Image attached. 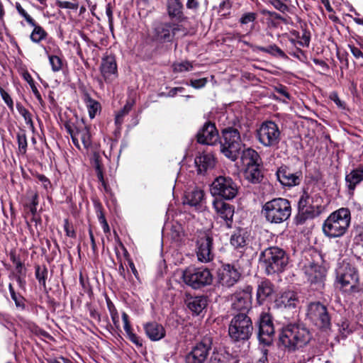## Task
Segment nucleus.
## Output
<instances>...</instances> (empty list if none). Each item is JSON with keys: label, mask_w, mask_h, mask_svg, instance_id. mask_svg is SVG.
Here are the masks:
<instances>
[{"label": "nucleus", "mask_w": 363, "mask_h": 363, "mask_svg": "<svg viewBox=\"0 0 363 363\" xmlns=\"http://www.w3.org/2000/svg\"><path fill=\"white\" fill-rule=\"evenodd\" d=\"M35 274L39 284L42 285L45 289L46 288V280L48 278V269L45 265H36L35 267Z\"/></svg>", "instance_id": "39"}, {"label": "nucleus", "mask_w": 363, "mask_h": 363, "mask_svg": "<svg viewBox=\"0 0 363 363\" xmlns=\"http://www.w3.org/2000/svg\"><path fill=\"white\" fill-rule=\"evenodd\" d=\"M122 319L124 323V330L126 333V335L128 339L135 344L137 347L143 346V340L138 336L136 334L133 333L132 331L131 325L130 324L128 320V315L126 313L123 312L122 313Z\"/></svg>", "instance_id": "34"}, {"label": "nucleus", "mask_w": 363, "mask_h": 363, "mask_svg": "<svg viewBox=\"0 0 363 363\" xmlns=\"http://www.w3.org/2000/svg\"><path fill=\"white\" fill-rule=\"evenodd\" d=\"M56 5L60 9H68L72 10H77L79 7V4L77 2H71L67 1H56Z\"/></svg>", "instance_id": "48"}, {"label": "nucleus", "mask_w": 363, "mask_h": 363, "mask_svg": "<svg viewBox=\"0 0 363 363\" xmlns=\"http://www.w3.org/2000/svg\"><path fill=\"white\" fill-rule=\"evenodd\" d=\"M267 274L279 273L288 264L286 252L278 247H270L262 252L259 257Z\"/></svg>", "instance_id": "5"}, {"label": "nucleus", "mask_w": 363, "mask_h": 363, "mask_svg": "<svg viewBox=\"0 0 363 363\" xmlns=\"http://www.w3.org/2000/svg\"><path fill=\"white\" fill-rule=\"evenodd\" d=\"M200 4L198 0H187L186 6L188 9L197 11Z\"/></svg>", "instance_id": "59"}, {"label": "nucleus", "mask_w": 363, "mask_h": 363, "mask_svg": "<svg viewBox=\"0 0 363 363\" xmlns=\"http://www.w3.org/2000/svg\"><path fill=\"white\" fill-rule=\"evenodd\" d=\"M182 279L184 283L194 289H201L213 283L211 271L204 267H188L184 270Z\"/></svg>", "instance_id": "9"}, {"label": "nucleus", "mask_w": 363, "mask_h": 363, "mask_svg": "<svg viewBox=\"0 0 363 363\" xmlns=\"http://www.w3.org/2000/svg\"><path fill=\"white\" fill-rule=\"evenodd\" d=\"M65 127L67 133L71 135L74 145L77 148H80L79 140L86 149H88L91 145L89 129L84 123L74 126L70 123H66Z\"/></svg>", "instance_id": "13"}, {"label": "nucleus", "mask_w": 363, "mask_h": 363, "mask_svg": "<svg viewBox=\"0 0 363 363\" xmlns=\"http://www.w3.org/2000/svg\"><path fill=\"white\" fill-rule=\"evenodd\" d=\"M147 336L152 341H157L165 336L164 327L156 322H150L144 325Z\"/></svg>", "instance_id": "29"}, {"label": "nucleus", "mask_w": 363, "mask_h": 363, "mask_svg": "<svg viewBox=\"0 0 363 363\" xmlns=\"http://www.w3.org/2000/svg\"><path fill=\"white\" fill-rule=\"evenodd\" d=\"M329 98L333 101L338 107L344 108V103L340 99L337 92H332Z\"/></svg>", "instance_id": "56"}, {"label": "nucleus", "mask_w": 363, "mask_h": 363, "mask_svg": "<svg viewBox=\"0 0 363 363\" xmlns=\"http://www.w3.org/2000/svg\"><path fill=\"white\" fill-rule=\"evenodd\" d=\"M179 26L172 23H159L153 30V39L157 43H164L172 42L175 33L179 30Z\"/></svg>", "instance_id": "17"}, {"label": "nucleus", "mask_w": 363, "mask_h": 363, "mask_svg": "<svg viewBox=\"0 0 363 363\" xmlns=\"http://www.w3.org/2000/svg\"><path fill=\"white\" fill-rule=\"evenodd\" d=\"M259 51H262L263 52H266L268 54H270L274 56H279L283 59H286L287 56L284 53V52L281 50L278 46L276 45H271L269 47H258L257 48Z\"/></svg>", "instance_id": "40"}, {"label": "nucleus", "mask_w": 363, "mask_h": 363, "mask_svg": "<svg viewBox=\"0 0 363 363\" xmlns=\"http://www.w3.org/2000/svg\"><path fill=\"white\" fill-rule=\"evenodd\" d=\"M362 181H363V165L359 166L346 174L345 182L350 194H353L356 186Z\"/></svg>", "instance_id": "28"}, {"label": "nucleus", "mask_w": 363, "mask_h": 363, "mask_svg": "<svg viewBox=\"0 0 363 363\" xmlns=\"http://www.w3.org/2000/svg\"><path fill=\"white\" fill-rule=\"evenodd\" d=\"M240 159L245 168L252 165H260L261 163V158L258 152L250 147L242 152Z\"/></svg>", "instance_id": "31"}, {"label": "nucleus", "mask_w": 363, "mask_h": 363, "mask_svg": "<svg viewBox=\"0 0 363 363\" xmlns=\"http://www.w3.org/2000/svg\"><path fill=\"white\" fill-rule=\"evenodd\" d=\"M312 334L303 323H289L282 328L279 340L289 351H295L309 343Z\"/></svg>", "instance_id": "1"}, {"label": "nucleus", "mask_w": 363, "mask_h": 363, "mask_svg": "<svg viewBox=\"0 0 363 363\" xmlns=\"http://www.w3.org/2000/svg\"><path fill=\"white\" fill-rule=\"evenodd\" d=\"M135 104L134 99H128L123 108L120 110L116 115L115 123L116 125H120L123 123V117L126 116L132 109Z\"/></svg>", "instance_id": "38"}, {"label": "nucleus", "mask_w": 363, "mask_h": 363, "mask_svg": "<svg viewBox=\"0 0 363 363\" xmlns=\"http://www.w3.org/2000/svg\"><path fill=\"white\" fill-rule=\"evenodd\" d=\"M208 304V298L205 296H199L191 297L187 301V306L193 313L199 315L203 309L206 308Z\"/></svg>", "instance_id": "32"}, {"label": "nucleus", "mask_w": 363, "mask_h": 363, "mask_svg": "<svg viewBox=\"0 0 363 363\" xmlns=\"http://www.w3.org/2000/svg\"><path fill=\"white\" fill-rule=\"evenodd\" d=\"M230 245L237 250H243L247 244V237L244 230L235 232L230 238Z\"/></svg>", "instance_id": "35"}, {"label": "nucleus", "mask_w": 363, "mask_h": 363, "mask_svg": "<svg viewBox=\"0 0 363 363\" xmlns=\"http://www.w3.org/2000/svg\"><path fill=\"white\" fill-rule=\"evenodd\" d=\"M12 260L13 262L16 264V269L18 272L17 275H22L23 274V267L22 262L20 260L16 259L15 257L12 258Z\"/></svg>", "instance_id": "62"}, {"label": "nucleus", "mask_w": 363, "mask_h": 363, "mask_svg": "<svg viewBox=\"0 0 363 363\" xmlns=\"http://www.w3.org/2000/svg\"><path fill=\"white\" fill-rule=\"evenodd\" d=\"M262 213L268 222L272 223H283L291 216L290 202L283 198L274 199L265 203L262 208Z\"/></svg>", "instance_id": "4"}, {"label": "nucleus", "mask_w": 363, "mask_h": 363, "mask_svg": "<svg viewBox=\"0 0 363 363\" xmlns=\"http://www.w3.org/2000/svg\"><path fill=\"white\" fill-rule=\"evenodd\" d=\"M254 328L251 318L246 313H238L229 325V335L234 341L247 340L252 335Z\"/></svg>", "instance_id": "8"}, {"label": "nucleus", "mask_w": 363, "mask_h": 363, "mask_svg": "<svg viewBox=\"0 0 363 363\" xmlns=\"http://www.w3.org/2000/svg\"><path fill=\"white\" fill-rule=\"evenodd\" d=\"M256 138L264 147H277L281 140L278 125L272 121L263 122L256 131Z\"/></svg>", "instance_id": "11"}, {"label": "nucleus", "mask_w": 363, "mask_h": 363, "mask_svg": "<svg viewBox=\"0 0 363 363\" xmlns=\"http://www.w3.org/2000/svg\"><path fill=\"white\" fill-rule=\"evenodd\" d=\"M297 43L301 46L308 47L310 43V35L306 31L303 33L301 37V40L298 41Z\"/></svg>", "instance_id": "57"}, {"label": "nucleus", "mask_w": 363, "mask_h": 363, "mask_svg": "<svg viewBox=\"0 0 363 363\" xmlns=\"http://www.w3.org/2000/svg\"><path fill=\"white\" fill-rule=\"evenodd\" d=\"M279 182L285 186H294L298 185L302 179L301 172H293L289 167L282 165L277 171Z\"/></svg>", "instance_id": "21"}, {"label": "nucleus", "mask_w": 363, "mask_h": 363, "mask_svg": "<svg viewBox=\"0 0 363 363\" xmlns=\"http://www.w3.org/2000/svg\"><path fill=\"white\" fill-rule=\"evenodd\" d=\"M298 303V295L293 291L284 292L280 297L276 300V305L279 308H295Z\"/></svg>", "instance_id": "27"}, {"label": "nucleus", "mask_w": 363, "mask_h": 363, "mask_svg": "<svg viewBox=\"0 0 363 363\" xmlns=\"http://www.w3.org/2000/svg\"><path fill=\"white\" fill-rule=\"evenodd\" d=\"M111 317L112 321L115 325V327L118 329L120 328V320H119V315L118 311H113V313H111Z\"/></svg>", "instance_id": "64"}, {"label": "nucleus", "mask_w": 363, "mask_h": 363, "mask_svg": "<svg viewBox=\"0 0 363 363\" xmlns=\"http://www.w3.org/2000/svg\"><path fill=\"white\" fill-rule=\"evenodd\" d=\"M212 347V339L205 337L186 356V363H203Z\"/></svg>", "instance_id": "16"}, {"label": "nucleus", "mask_w": 363, "mask_h": 363, "mask_svg": "<svg viewBox=\"0 0 363 363\" xmlns=\"http://www.w3.org/2000/svg\"><path fill=\"white\" fill-rule=\"evenodd\" d=\"M183 4L181 0H167V11L172 19L182 21L184 19Z\"/></svg>", "instance_id": "30"}, {"label": "nucleus", "mask_w": 363, "mask_h": 363, "mask_svg": "<svg viewBox=\"0 0 363 363\" xmlns=\"http://www.w3.org/2000/svg\"><path fill=\"white\" fill-rule=\"evenodd\" d=\"M222 135L221 152L232 161H235L242 146L240 131L237 128L228 127L223 129Z\"/></svg>", "instance_id": "6"}, {"label": "nucleus", "mask_w": 363, "mask_h": 363, "mask_svg": "<svg viewBox=\"0 0 363 363\" xmlns=\"http://www.w3.org/2000/svg\"><path fill=\"white\" fill-rule=\"evenodd\" d=\"M213 206L218 216L223 219L228 228H231L234 216V206L221 199H216L213 201Z\"/></svg>", "instance_id": "22"}, {"label": "nucleus", "mask_w": 363, "mask_h": 363, "mask_svg": "<svg viewBox=\"0 0 363 363\" xmlns=\"http://www.w3.org/2000/svg\"><path fill=\"white\" fill-rule=\"evenodd\" d=\"M339 331L342 337H346L349 334L352 333V330L350 328V323L347 320H342L341 323L338 324Z\"/></svg>", "instance_id": "47"}, {"label": "nucleus", "mask_w": 363, "mask_h": 363, "mask_svg": "<svg viewBox=\"0 0 363 363\" xmlns=\"http://www.w3.org/2000/svg\"><path fill=\"white\" fill-rule=\"evenodd\" d=\"M274 292V284L268 279L263 280L257 286V301L261 305L268 298L271 297Z\"/></svg>", "instance_id": "26"}, {"label": "nucleus", "mask_w": 363, "mask_h": 363, "mask_svg": "<svg viewBox=\"0 0 363 363\" xmlns=\"http://www.w3.org/2000/svg\"><path fill=\"white\" fill-rule=\"evenodd\" d=\"M30 201L26 206H37L38 204V194L36 192L30 191Z\"/></svg>", "instance_id": "61"}, {"label": "nucleus", "mask_w": 363, "mask_h": 363, "mask_svg": "<svg viewBox=\"0 0 363 363\" xmlns=\"http://www.w3.org/2000/svg\"><path fill=\"white\" fill-rule=\"evenodd\" d=\"M289 54L301 61H303V57L306 58L303 51L300 48H296L295 52H289Z\"/></svg>", "instance_id": "63"}, {"label": "nucleus", "mask_w": 363, "mask_h": 363, "mask_svg": "<svg viewBox=\"0 0 363 363\" xmlns=\"http://www.w3.org/2000/svg\"><path fill=\"white\" fill-rule=\"evenodd\" d=\"M0 95L6 105L12 109L13 107V102L10 95L0 86Z\"/></svg>", "instance_id": "52"}, {"label": "nucleus", "mask_w": 363, "mask_h": 363, "mask_svg": "<svg viewBox=\"0 0 363 363\" xmlns=\"http://www.w3.org/2000/svg\"><path fill=\"white\" fill-rule=\"evenodd\" d=\"M351 216L348 208H341L332 213L323 225L324 234L329 238L343 235L350 223Z\"/></svg>", "instance_id": "3"}, {"label": "nucleus", "mask_w": 363, "mask_h": 363, "mask_svg": "<svg viewBox=\"0 0 363 363\" xmlns=\"http://www.w3.org/2000/svg\"><path fill=\"white\" fill-rule=\"evenodd\" d=\"M350 49L354 57H356L357 59L363 60V52L361 51L360 49L352 45H350Z\"/></svg>", "instance_id": "60"}, {"label": "nucleus", "mask_w": 363, "mask_h": 363, "mask_svg": "<svg viewBox=\"0 0 363 363\" xmlns=\"http://www.w3.org/2000/svg\"><path fill=\"white\" fill-rule=\"evenodd\" d=\"M23 77L29 84L33 94L35 95L38 101L42 105L44 103V101L43 100V98H42L39 91L38 90L36 86L35 85L34 81H33L31 75L30 74V73L28 72H25L23 74Z\"/></svg>", "instance_id": "41"}, {"label": "nucleus", "mask_w": 363, "mask_h": 363, "mask_svg": "<svg viewBox=\"0 0 363 363\" xmlns=\"http://www.w3.org/2000/svg\"><path fill=\"white\" fill-rule=\"evenodd\" d=\"M303 269L309 281L320 285L323 284L325 277V270L314 258H312V260L307 259L303 264Z\"/></svg>", "instance_id": "19"}, {"label": "nucleus", "mask_w": 363, "mask_h": 363, "mask_svg": "<svg viewBox=\"0 0 363 363\" xmlns=\"http://www.w3.org/2000/svg\"><path fill=\"white\" fill-rule=\"evenodd\" d=\"M36 177L45 189H48L51 186L50 180L45 175L38 174L36 175Z\"/></svg>", "instance_id": "58"}, {"label": "nucleus", "mask_w": 363, "mask_h": 363, "mask_svg": "<svg viewBox=\"0 0 363 363\" xmlns=\"http://www.w3.org/2000/svg\"><path fill=\"white\" fill-rule=\"evenodd\" d=\"M197 142L201 144L213 145L218 138V133L214 123L206 122L196 135Z\"/></svg>", "instance_id": "24"}, {"label": "nucleus", "mask_w": 363, "mask_h": 363, "mask_svg": "<svg viewBox=\"0 0 363 363\" xmlns=\"http://www.w3.org/2000/svg\"><path fill=\"white\" fill-rule=\"evenodd\" d=\"M15 7L19 13L28 24H33V21H35L27 12L22 7L20 3L16 2L15 4Z\"/></svg>", "instance_id": "46"}, {"label": "nucleus", "mask_w": 363, "mask_h": 363, "mask_svg": "<svg viewBox=\"0 0 363 363\" xmlns=\"http://www.w3.org/2000/svg\"><path fill=\"white\" fill-rule=\"evenodd\" d=\"M245 178L252 184L261 182L263 175L260 169V165H252L245 168Z\"/></svg>", "instance_id": "33"}, {"label": "nucleus", "mask_w": 363, "mask_h": 363, "mask_svg": "<svg viewBox=\"0 0 363 363\" xmlns=\"http://www.w3.org/2000/svg\"><path fill=\"white\" fill-rule=\"evenodd\" d=\"M17 141L19 152L22 154H25L27 149V138L26 133L23 131L17 134Z\"/></svg>", "instance_id": "45"}, {"label": "nucleus", "mask_w": 363, "mask_h": 363, "mask_svg": "<svg viewBox=\"0 0 363 363\" xmlns=\"http://www.w3.org/2000/svg\"><path fill=\"white\" fill-rule=\"evenodd\" d=\"M30 26L33 28L30 35V39L34 43H40L43 40L46 39L48 36V33L45 30V29L37 24L35 21H33V24H29Z\"/></svg>", "instance_id": "37"}, {"label": "nucleus", "mask_w": 363, "mask_h": 363, "mask_svg": "<svg viewBox=\"0 0 363 363\" xmlns=\"http://www.w3.org/2000/svg\"><path fill=\"white\" fill-rule=\"evenodd\" d=\"M203 196L202 190L194 189L186 193L184 203L191 206H196L201 203Z\"/></svg>", "instance_id": "36"}, {"label": "nucleus", "mask_w": 363, "mask_h": 363, "mask_svg": "<svg viewBox=\"0 0 363 363\" xmlns=\"http://www.w3.org/2000/svg\"><path fill=\"white\" fill-rule=\"evenodd\" d=\"M64 229L68 237L74 238L76 236L73 226L69 224L67 219L65 220Z\"/></svg>", "instance_id": "54"}, {"label": "nucleus", "mask_w": 363, "mask_h": 363, "mask_svg": "<svg viewBox=\"0 0 363 363\" xmlns=\"http://www.w3.org/2000/svg\"><path fill=\"white\" fill-rule=\"evenodd\" d=\"M49 62L54 72H59L62 68V60L57 55H50Z\"/></svg>", "instance_id": "44"}, {"label": "nucleus", "mask_w": 363, "mask_h": 363, "mask_svg": "<svg viewBox=\"0 0 363 363\" xmlns=\"http://www.w3.org/2000/svg\"><path fill=\"white\" fill-rule=\"evenodd\" d=\"M195 164L199 174H203L212 169L216 164L214 155L210 152H203L195 158Z\"/></svg>", "instance_id": "25"}, {"label": "nucleus", "mask_w": 363, "mask_h": 363, "mask_svg": "<svg viewBox=\"0 0 363 363\" xmlns=\"http://www.w3.org/2000/svg\"><path fill=\"white\" fill-rule=\"evenodd\" d=\"M336 280L341 288H345L350 294L359 293L362 291L359 284L358 271L354 266L349 263L342 264L337 269Z\"/></svg>", "instance_id": "7"}, {"label": "nucleus", "mask_w": 363, "mask_h": 363, "mask_svg": "<svg viewBox=\"0 0 363 363\" xmlns=\"http://www.w3.org/2000/svg\"><path fill=\"white\" fill-rule=\"evenodd\" d=\"M308 319L318 329L328 330L331 328V315L326 305L320 301L311 302L307 306Z\"/></svg>", "instance_id": "10"}, {"label": "nucleus", "mask_w": 363, "mask_h": 363, "mask_svg": "<svg viewBox=\"0 0 363 363\" xmlns=\"http://www.w3.org/2000/svg\"><path fill=\"white\" fill-rule=\"evenodd\" d=\"M193 66L189 62H184L174 65V71L176 72H182L183 71H189Z\"/></svg>", "instance_id": "49"}, {"label": "nucleus", "mask_w": 363, "mask_h": 363, "mask_svg": "<svg viewBox=\"0 0 363 363\" xmlns=\"http://www.w3.org/2000/svg\"><path fill=\"white\" fill-rule=\"evenodd\" d=\"M323 199L319 194L304 191L298 203V213L295 218L297 225L318 216L323 210Z\"/></svg>", "instance_id": "2"}, {"label": "nucleus", "mask_w": 363, "mask_h": 363, "mask_svg": "<svg viewBox=\"0 0 363 363\" xmlns=\"http://www.w3.org/2000/svg\"><path fill=\"white\" fill-rule=\"evenodd\" d=\"M11 298L15 302V305L17 308L21 310H24L26 308L25 305V298L20 294H15L14 296L11 295Z\"/></svg>", "instance_id": "50"}, {"label": "nucleus", "mask_w": 363, "mask_h": 363, "mask_svg": "<svg viewBox=\"0 0 363 363\" xmlns=\"http://www.w3.org/2000/svg\"><path fill=\"white\" fill-rule=\"evenodd\" d=\"M240 273L234 265L230 264H223L218 271V282L223 286L231 287L240 279Z\"/></svg>", "instance_id": "20"}, {"label": "nucleus", "mask_w": 363, "mask_h": 363, "mask_svg": "<svg viewBox=\"0 0 363 363\" xmlns=\"http://www.w3.org/2000/svg\"><path fill=\"white\" fill-rule=\"evenodd\" d=\"M274 328L272 316L266 312L261 313L259 318L258 339L261 343L269 346L273 342Z\"/></svg>", "instance_id": "14"}, {"label": "nucleus", "mask_w": 363, "mask_h": 363, "mask_svg": "<svg viewBox=\"0 0 363 363\" xmlns=\"http://www.w3.org/2000/svg\"><path fill=\"white\" fill-rule=\"evenodd\" d=\"M238 187L229 177L219 176L214 179L211 186V193L226 200H231L236 196Z\"/></svg>", "instance_id": "12"}, {"label": "nucleus", "mask_w": 363, "mask_h": 363, "mask_svg": "<svg viewBox=\"0 0 363 363\" xmlns=\"http://www.w3.org/2000/svg\"><path fill=\"white\" fill-rule=\"evenodd\" d=\"M272 4L275 9L281 12H285L288 10L286 4H284L281 0H273Z\"/></svg>", "instance_id": "55"}, {"label": "nucleus", "mask_w": 363, "mask_h": 363, "mask_svg": "<svg viewBox=\"0 0 363 363\" xmlns=\"http://www.w3.org/2000/svg\"><path fill=\"white\" fill-rule=\"evenodd\" d=\"M101 73L107 83H111L118 77L116 59L112 55L102 58L100 66Z\"/></svg>", "instance_id": "23"}, {"label": "nucleus", "mask_w": 363, "mask_h": 363, "mask_svg": "<svg viewBox=\"0 0 363 363\" xmlns=\"http://www.w3.org/2000/svg\"><path fill=\"white\" fill-rule=\"evenodd\" d=\"M252 287L245 286L242 290L236 291L232 296V309L239 313H247L252 307Z\"/></svg>", "instance_id": "15"}, {"label": "nucleus", "mask_w": 363, "mask_h": 363, "mask_svg": "<svg viewBox=\"0 0 363 363\" xmlns=\"http://www.w3.org/2000/svg\"><path fill=\"white\" fill-rule=\"evenodd\" d=\"M17 109L19 113L23 117L26 123L29 125L31 128H34L30 113L20 104H17Z\"/></svg>", "instance_id": "43"}, {"label": "nucleus", "mask_w": 363, "mask_h": 363, "mask_svg": "<svg viewBox=\"0 0 363 363\" xmlns=\"http://www.w3.org/2000/svg\"><path fill=\"white\" fill-rule=\"evenodd\" d=\"M257 14L253 12L246 13L241 17L240 22L242 24H247L255 21Z\"/></svg>", "instance_id": "53"}, {"label": "nucleus", "mask_w": 363, "mask_h": 363, "mask_svg": "<svg viewBox=\"0 0 363 363\" xmlns=\"http://www.w3.org/2000/svg\"><path fill=\"white\" fill-rule=\"evenodd\" d=\"M213 238L207 234L200 237L196 241V255L201 262L207 263L213 260Z\"/></svg>", "instance_id": "18"}, {"label": "nucleus", "mask_w": 363, "mask_h": 363, "mask_svg": "<svg viewBox=\"0 0 363 363\" xmlns=\"http://www.w3.org/2000/svg\"><path fill=\"white\" fill-rule=\"evenodd\" d=\"M87 107L89 117L91 118H94L97 111L101 108V105L98 101L89 98L87 101Z\"/></svg>", "instance_id": "42"}, {"label": "nucleus", "mask_w": 363, "mask_h": 363, "mask_svg": "<svg viewBox=\"0 0 363 363\" xmlns=\"http://www.w3.org/2000/svg\"><path fill=\"white\" fill-rule=\"evenodd\" d=\"M208 82L207 78H201L199 79H191L189 85L194 89H201L206 86Z\"/></svg>", "instance_id": "51"}]
</instances>
